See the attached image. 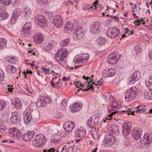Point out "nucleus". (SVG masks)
<instances>
[{
    "label": "nucleus",
    "mask_w": 152,
    "mask_h": 152,
    "mask_svg": "<svg viewBox=\"0 0 152 152\" xmlns=\"http://www.w3.org/2000/svg\"><path fill=\"white\" fill-rule=\"evenodd\" d=\"M12 102L17 109L19 108L21 106V103L20 100L18 98H15L12 100Z\"/></svg>",
    "instance_id": "nucleus-30"
},
{
    "label": "nucleus",
    "mask_w": 152,
    "mask_h": 152,
    "mask_svg": "<svg viewBox=\"0 0 152 152\" xmlns=\"http://www.w3.org/2000/svg\"><path fill=\"white\" fill-rule=\"evenodd\" d=\"M116 113V112H112L111 114H110L109 115V116L110 118H107V119H108L109 121H111L113 119L112 117L113 115H114Z\"/></svg>",
    "instance_id": "nucleus-56"
},
{
    "label": "nucleus",
    "mask_w": 152,
    "mask_h": 152,
    "mask_svg": "<svg viewBox=\"0 0 152 152\" xmlns=\"http://www.w3.org/2000/svg\"><path fill=\"white\" fill-rule=\"evenodd\" d=\"M11 2V0H0V3L5 6L9 5Z\"/></svg>",
    "instance_id": "nucleus-46"
},
{
    "label": "nucleus",
    "mask_w": 152,
    "mask_h": 152,
    "mask_svg": "<svg viewBox=\"0 0 152 152\" xmlns=\"http://www.w3.org/2000/svg\"><path fill=\"white\" fill-rule=\"evenodd\" d=\"M90 80L92 81V83L89 82L87 83V81L85 83H82L80 81H78L77 83L76 87H77L79 88L78 86H81L82 88L85 87L86 88L83 89V91H87L91 88H92L93 91H94V89L93 88V84H95V83L93 81V79H92V80L90 79Z\"/></svg>",
    "instance_id": "nucleus-5"
},
{
    "label": "nucleus",
    "mask_w": 152,
    "mask_h": 152,
    "mask_svg": "<svg viewBox=\"0 0 152 152\" xmlns=\"http://www.w3.org/2000/svg\"><path fill=\"white\" fill-rule=\"evenodd\" d=\"M142 132L137 128H134L132 133V136L135 139L140 138L142 135Z\"/></svg>",
    "instance_id": "nucleus-20"
},
{
    "label": "nucleus",
    "mask_w": 152,
    "mask_h": 152,
    "mask_svg": "<svg viewBox=\"0 0 152 152\" xmlns=\"http://www.w3.org/2000/svg\"><path fill=\"white\" fill-rule=\"evenodd\" d=\"M0 131L1 132H3L5 133H6L7 132H8V130H7L6 128L4 127V126H3V128H2V129H1Z\"/></svg>",
    "instance_id": "nucleus-59"
},
{
    "label": "nucleus",
    "mask_w": 152,
    "mask_h": 152,
    "mask_svg": "<svg viewBox=\"0 0 152 152\" xmlns=\"http://www.w3.org/2000/svg\"><path fill=\"white\" fill-rule=\"evenodd\" d=\"M134 50L137 55L139 54L142 50L141 48L139 45H137L135 46Z\"/></svg>",
    "instance_id": "nucleus-45"
},
{
    "label": "nucleus",
    "mask_w": 152,
    "mask_h": 152,
    "mask_svg": "<svg viewBox=\"0 0 152 152\" xmlns=\"http://www.w3.org/2000/svg\"><path fill=\"white\" fill-rule=\"evenodd\" d=\"M98 0L96 1V10L99 11L102 7V4H98Z\"/></svg>",
    "instance_id": "nucleus-52"
},
{
    "label": "nucleus",
    "mask_w": 152,
    "mask_h": 152,
    "mask_svg": "<svg viewBox=\"0 0 152 152\" xmlns=\"http://www.w3.org/2000/svg\"><path fill=\"white\" fill-rule=\"evenodd\" d=\"M70 42L69 39L67 38L65 39L62 40L60 44L62 46L65 47Z\"/></svg>",
    "instance_id": "nucleus-40"
},
{
    "label": "nucleus",
    "mask_w": 152,
    "mask_h": 152,
    "mask_svg": "<svg viewBox=\"0 0 152 152\" xmlns=\"http://www.w3.org/2000/svg\"><path fill=\"white\" fill-rule=\"evenodd\" d=\"M7 41L6 39L0 38V46L2 48L5 47L7 44Z\"/></svg>",
    "instance_id": "nucleus-42"
},
{
    "label": "nucleus",
    "mask_w": 152,
    "mask_h": 152,
    "mask_svg": "<svg viewBox=\"0 0 152 152\" xmlns=\"http://www.w3.org/2000/svg\"><path fill=\"white\" fill-rule=\"evenodd\" d=\"M136 81L131 76L128 77L127 79L128 83L129 84H134Z\"/></svg>",
    "instance_id": "nucleus-44"
},
{
    "label": "nucleus",
    "mask_w": 152,
    "mask_h": 152,
    "mask_svg": "<svg viewBox=\"0 0 152 152\" xmlns=\"http://www.w3.org/2000/svg\"><path fill=\"white\" fill-rule=\"evenodd\" d=\"M136 81H137L140 78L141 76V73L139 72H135L132 74L131 75Z\"/></svg>",
    "instance_id": "nucleus-32"
},
{
    "label": "nucleus",
    "mask_w": 152,
    "mask_h": 152,
    "mask_svg": "<svg viewBox=\"0 0 152 152\" xmlns=\"http://www.w3.org/2000/svg\"><path fill=\"white\" fill-rule=\"evenodd\" d=\"M135 88H130L127 90L125 94V99L129 100H132L136 96Z\"/></svg>",
    "instance_id": "nucleus-10"
},
{
    "label": "nucleus",
    "mask_w": 152,
    "mask_h": 152,
    "mask_svg": "<svg viewBox=\"0 0 152 152\" xmlns=\"http://www.w3.org/2000/svg\"><path fill=\"white\" fill-rule=\"evenodd\" d=\"M5 77V74L4 71L0 69V81H3Z\"/></svg>",
    "instance_id": "nucleus-49"
},
{
    "label": "nucleus",
    "mask_w": 152,
    "mask_h": 152,
    "mask_svg": "<svg viewBox=\"0 0 152 152\" xmlns=\"http://www.w3.org/2000/svg\"><path fill=\"white\" fill-rule=\"evenodd\" d=\"M123 128H125L130 129L132 128V125L131 123H124Z\"/></svg>",
    "instance_id": "nucleus-51"
},
{
    "label": "nucleus",
    "mask_w": 152,
    "mask_h": 152,
    "mask_svg": "<svg viewBox=\"0 0 152 152\" xmlns=\"http://www.w3.org/2000/svg\"><path fill=\"white\" fill-rule=\"evenodd\" d=\"M143 138V141L144 142V144L145 143V144L149 145L152 141V134L151 133L145 134Z\"/></svg>",
    "instance_id": "nucleus-23"
},
{
    "label": "nucleus",
    "mask_w": 152,
    "mask_h": 152,
    "mask_svg": "<svg viewBox=\"0 0 152 152\" xmlns=\"http://www.w3.org/2000/svg\"><path fill=\"white\" fill-rule=\"evenodd\" d=\"M34 41L37 43H39L42 42L43 37L42 34L40 33H37L35 34L33 37Z\"/></svg>",
    "instance_id": "nucleus-24"
},
{
    "label": "nucleus",
    "mask_w": 152,
    "mask_h": 152,
    "mask_svg": "<svg viewBox=\"0 0 152 152\" xmlns=\"http://www.w3.org/2000/svg\"><path fill=\"white\" fill-rule=\"evenodd\" d=\"M122 132L124 136H127L130 133V129L125 128H123Z\"/></svg>",
    "instance_id": "nucleus-47"
},
{
    "label": "nucleus",
    "mask_w": 152,
    "mask_h": 152,
    "mask_svg": "<svg viewBox=\"0 0 152 152\" xmlns=\"http://www.w3.org/2000/svg\"><path fill=\"white\" fill-rule=\"evenodd\" d=\"M21 10L19 8H16L13 11V16L18 18L21 15Z\"/></svg>",
    "instance_id": "nucleus-37"
},
{
    "label": "nucleus",
    "mask_w": 152,
    "mask_h": 152,
    "mask_svg": "<svg viewBox=\"0 0 152 152\" xmlns=\"http://www.w3.org/2000/svg\"><path fill=\"white\" fill-rule=\"evenodd\" d=\"M8 132L12 137L15 139H18L21 137L19 130L15 128H11Z\"/></svg>",
    "instance_id": "nucleus-13"
},
{
    "label": "nucleus",
    "mask_w": 152,
    "mask_h": 152,
    "mask_svg": "<svg viewBox=\"0 0 152 152\" xmlns=\"http://www.w3.org/2000/svg\"><path fill=\"white\" fill-rule=\"evenodd\" d=\"M86 134V130L83 128H80L77 130L75 133V135L76 137H82Z\"/></svg>",
    "instance_id": "nucleus-26"
},
{
    "label": "nucleus",
    "mask_w": 152,
    "mask_h": 152,
    "mask_svg": "<svg viewBox=\"0 0 152 152\" xmlns=\"http://www.w3.org/2000/svg\"><path fill=\"white\" fill-rule=\"evenodd\" d=\"M6 104L0 100V111L3 110L6 107Z\"/></svg>",
    "instance_id": "nucleus-50"
},
{
    "label": "nucleus",
    "mask_w": 152,
    "mask_h": 152,
    "mask_svg": "<svg viewBox=\"0 0 152 152\" xmlns=\"http://www.w3.org/2000/svg\"><path fill=\"white\" fill-rule=\"evenodd\" d=\"M80 108L81 106L79 104L77 103H75L72 107L71 109V110L72 112L75 113L80 110Z\"/></svg>",
    "instance_id": "nucleus-33"
},
{
    "label": "nucleus",
    "mask_w": 152,
    "mask_h": 152,
    "mask_svg": "<svg viewBox=\"0 0 152 152\" xmlns=\"http://www.w3.org/2000/svg\"><path fill=\"white\" fill-rule=\"evenodd\" d=\"M27 111H25L23 113V120L24 122L26 124L30 123L32 119V116L31 113Z\"/></svg>",
    "instance_id": "nucleus-19"
},
{
    "label": "nucleus",
    "mask_w": 152,
    "mask_h": 152,
    "mask_svg": "<svg viewBox=\"0 0 152 152\" xmlns=\"http://www.w3.org/2000/svg\"><path fill=\"white\" fill-rule=\"evenodd\" d=\"M57 45V42L55 40H50L48 42V45H47V48L44 47L43 49L45 51H48L52 48Z\"/></svg>",
    "instance_id": "nucleus-22"
},
{
    "label": "nucleus",
    "mask_w": 152,
    "mask_h": 152,
    "mask_svg": "<svg viewBox=\"0 0 152 152\" xmlns=\"http://www.w3.org/2000/svg\"><path fill=\"white\" fill-rule=\"evenodd\" d=\"M9 15L5 12L0 13V20H5L9 16Z\"/></svg>",
    "instance_id": "nucleus-38"
},
{
    "label": "nucleus",
    "mask_w": 152,
    "mask_h": 152,
    "mask_svg": "<svg viewBox=\"0 0 152 152\" xmlns=\"http://www.w3.org/2000/svg\"><path fill=\"white\" fill-rule=\"evenodd\" d=\"M119 56L115 54H111L108 57L107 61L110 64H115L119 59Z\"/></svg>",
    "instance_id": "nucleus-14"
},
{
    "label": "nucleus",
    "mask_w": 152,
    "mask_h": 152,
    "mask_svg": "<svg viewBox=\"0 0 152 152\" xmlns=\"http://www.w3.org/2000/svg\"><path fill=\"white\" fill-rule=\"evenodd\" d=\"M101 94H100V95H99V96H97V95H96V100L97 101L98 103H99V99L101 97Z\"/></svg>",
    "instance_id": "nucleus-60"
},
{
    "label": "nucleus",
    "mask_w": 152,
    "mask_h": 152,
    "mask_svg": "<svg viewBox=\"0 0 152 152\" xmlns=\"http://www.w3.org/2000/svg\"><path fill=\"white\" fill-rule=\"evenodd\" d=\"M68 52L66 48H60L55 55L56 60L59 62V64L62 65V63H64L65 60L68 56Z\"/></svg>",
    "instance_id": "nucleus-1"
},
{
    "label": "nucleus",
    "mask_w": 152,
    "mask_h": 152,
    "mask_svg": "<svg viewBox=\"0 0 152 152\" xmlns=\"http://www.w3.org/2000/svg\"><path fill=\"white\" fill-rule=\"evenodd\" d=\"M88 60V56L87 54H82L79 57L76 56L73 59L75 63H85Z\"/></svg>",
    "instance_id": "nucleus-11"
},
{
    "label": "nucleus",
    "mask_w": 152,
    "mask_h": 152,
    "mask_svg": "<svg viewBox=\"0 0 152 152\" xmlns=\"http://www.w3.org/2000/svg\"><path fill=\"white\" fill-rule=\"evenodd\" d=\"M93 7V6H90V5H88L85 6V7H83V10H89L92 11L94 10V8Z\"/></svg>",
    "instance_id": "nucleus-48"
},
{
    "label": "nucleus",
    "mask_w": 152,
    "mask_h": 152,
    "mask_svg": "<svg viewBox=\"0 0 152 152\" xmlns=\"http://www.w3.org/2000/svg\"><path fill=\"white\" fill-rule=\"evenodd\" d=\"M83 78L85 80H86V82L87 81V83H88V82H90L91 83H92V81L90 80V79L91 80H92L93 79L92 78H90L89 77H85V75H84L83 76Z\"/></svg>",
    "instance_id": "nucleus-54"
},
{
    "label": "nucleus",
    "mask_w": 152,
    "mask_h": 152,
    "mask_svg": "<svg viewBox=\"0 0 152 152\" xmlns=\"http://www.w3.org/2000/svg\"><path fill=\"white\" fill-rule=\"evenodd\" d=\"M17 17H15L13 16L11 18L10 23L12 24H15L16 21V19Z\"/></svg>",
    "instance_id": "nucleus-53"
},
{
    "label": "nucleus",
    "mask_w": 152,
    "mask_h": 152,
    "mask_svg": "<svg viewBox=\"0 0 152 152\" xmlns=\"http://www.w3.org/2000/svg\"><path fill=\"white\" fill-rule=\"evenodd\" d=\"M101 24L99 22H96V31L97 33H99L102 30L101 26Z\"/></svg>",
    "instance_id": "nucleus-43"
},
{
    "label": "nucleus",
    "mask_w": 152,
    "mask_h": 152,
    "mask_svg": "<svg viewBox=\"0 0 152 152\" xmlns=\"http://www.w3.org/2000/svg\"><path fill=\"white\" fill-rule=\"evenodd\" d=\"M125 29L124 31H125V33L126 34H130L131 31L130 30L128 29L127 28H124Z\"/></svg>",
    "instance_id": "nucleus-62"
},
{
    "label": "nucleus",
    "mask_w": 152,
    "mask_h": 152,
    "mask_svg": "<svg viewBox=\"0 0 152 152\" xmlns=\"http://www.w3.org/2000/svg\"><path fill=\"white\" fill-rule=\"evenodd\" d=\"M108 132L115 135L119 134V130L118 127L115 124H111L107 127Z\"/></svg>",
    "instance_id": "nucleus-15"
},
{
    "label": "nucleus",
    "mask_w": 152,
    "mask_h": 152,
    "mask_svg": "<svg viewBox=\"0 0 152 152\" xmlns=\"http://www.w3.org/2000/svg\"><path fill=\"white\" fill-rule=\"evenodd\" d=\"M20 117L16 113L12 114L10 118V121L13 124H17L20 121Z\"/></svg>",
    "instance_id": "nucleus-25"
},
{
    "label": "nucleus",
    "mask_w": 152,
    "mask_h": 152,
    "mask_svg": "<svg viewBox=\"0 0 152 152\" xmlns=\"http://www.w3.org/2000/svg\"><path fill=\"white\" fill-rule=\"evenodd\" d=\"M53 23L57 28H59L62 27L63 25V22L61 17L59 15L54 16Z\"/></svg>",
    "instance_id": "nucleus-12"
},
{
    "label": "nucleus",
    "mask_w": 152,
    "mask_h": 152,
    "mask_svg": "<svg viewBox=\"0 0 152 152\" xmlns=\"http://www.w3.org/2000/svg\"><path fill=\"white\" fill-rule=\"evenodd\" d=\"M54 150L52 148H51L49 150L47 151L46 150H44L43 152H54Z\"/></svg>",
    "instance_id": "nucleus-61"
},
{
    "label": "nucleus",
    "mask_w": 152,
    "mask_h": 152,
    "mask_svg": "<svg viewBox=\"0 0 152 152\" xmlns=\"http://www.w3.org/2000/svg\"><path fill=\"white\" fill-rule=\"evenodd\" d=\"M42 69L47 74L49 75L50 74V68L46 69L45 68H42Z\"/></svg>",
    "instance_id": "nucleus-57"
},
{
    "label": "nucleus",
    "mask_w": 152,
    "mask_h": 152,
    "mask_svg": "<svg viewBox=\"0 0 152 152\" xmlns=\"http://www.w3.org/2000/svg\"><path fill=\"white\" fill-rule=\"evenodd\" d=\"M7 70L10 73H13L16 72V68L13 66L8 65L7 67Z\"/></svg>",
    "instance_id": "nucleus-35"
},
{
    "label": "nucleus",
    "mask_w": 152,
    "mask_h": 152,
    "mask_svg": "<svg viewBox=\"0 0 152 152\" xmlns=\"http://www.w3.org/2000/svg\"><path fill=\"white\" fill-rule=\"evenodd\" d=\"M45 142V136L42 134H39L35 136L32 141V144L37 148H41L44 145Z\"/></svg>",
    "instance_id": "nucleus-2"
},
{
    "label": "nucleus",
    "mask_w": 152,
    "mask_h": 152,
    "mask_svg": "<svg viewBox=\"0 0 152 152\" xmlns=\"http://www.w3.org/2000/svg\"><path fill=\"white\" fill-rule=\"evenodd\" d=\"M102 78L101 77L100 79H98L96 78V89L97 88L99 89V86H101V85H102V82L101 80Z\"/></svg>",
    "instance_id": "nucleus-39"
},
{
    "label": "nucleus",
    "mask_w": 152,
    "mask_h": 152,
    "mask_svg": "<svg viewBox=\"0 0 152 152\" xmlns=\"http://www.w3.org/2000/svg\"><path fill=\"white\" fill-rule=\"evenodd\" d=\"M84 35V31L82 27L77 26L75 31L74 39L76 40L81 39Z\"/></svg>",
    "instance_id": "nucleus-6"
},
{
    "label": "nucleus",
    "mask_w": 152,
    "mask_h": 152,
    "mask_svg": "<svg viewBox=\"0 0 152 152\" xmlns=\"http://www.w3.org/2000/svg\"><path fill=\"white\" fill-rule=\"evenodd\" d=\"M35 20L37 24L41 27H44L47 24V21L46 18L42 15H38L35 18Z\"/></svg>",
    "instance_id": "nucleus-7"
},
{
    "label": "nucleus",
    "mask_w": 152,
    "mask_h": 152,
    "mask_svg": "<svg viewBox=\"0 0 152 152\" xmlns=\"http://www.w3.org/2000/svg\"><path fill=\"white\" fill-rule=\"evenodd\" d=\"M38 3L40 4H42L46 3L48 1V0H37Z\"/></svg>",
    "instance_id": "nucleus-55"
},
{
    "label": "nucleus",
    "mask_w": 152,
    "mask_h": 152,
    "mask_svg": "<svg viewBox=\"0 0 152 152\" xmlns=\"http://www.w3.org/2000/svg\"><path fill=\"white\" fill-rule=\"evenodd\" d=\"M73 24L71 22H67L65 25L64 28V32L66 34H69L73 29Z\"/></svg>",
    "instance_id": "nucleus-21"
},
{
    "label": "nucleus",
    "mask_w": 152,
    "mask_h": 152,
    "mask_svg": "<svg viewBox=\"0 0 152 152\" xmlns=\"http://www.w3.org/2000/svg\"><path fill=\"white\" fill-rule=\"evenodd\" d=\"M109 104L111 106L113 110L118 109L121 107V103L115 101L114 98L113 101L111 102H110V103Z\"/></svg>",
    "instance_id": "nucleus-28"
},
{
    "label": "nucleus",
    "mask_w": 152,
    "mask_h": 152,
    "mask_svg": "<svg viewBox=\"0 0 152 152\" xmlns=\"http://www.w3.org/2000/svg\"><path fill=\"white\" fill-rule=\"evenodd\" d=\"M120 33L118 29L116 28H111L108 29L107 32V36L112 38H115Z\"/></svg>",
    "instance_id": "nucleus-8"
},
{
    "label": "nucleus",
    "mask_w": 152,
    "mask_h": 152,
    "mask_svg": "<svg viewBox=\"0 0 152 152\" xmlns=\"http://www.w3.org/2000/svg\"><path fill=\"white\" fill-rule=\"evenodd\" d=\"M4 126L3 122L1 120H0V129H2V128H3Z\"/></svg>",
    "instance_id": "nucleus-63"
},
{
    "label": "nucleus",
    "mask_w": 152,
    "mask_h": 152,
    "mask_svg": "<svg viewBox=\"0 0 152 152\" xmlns=\"http://www.w3.org/2000/svg\"><path fill=\"white\" fill-rule=\"evenodd\" d=\"M95 28V26L94 25H91L90 27V30L91 32L92 33H94V28Z\"/></svg>",
    "instance_id": "nucleus-58"
},
{
    "label": "nucleus",
    "mask_w": 152,
    "mask_h": 152,
    "mask_svg": "<svg viewBox=\"0 0 152 152\" xmlns=\"http://www.w3.org/2000/svg\"><path fill=\"white\" fill-rule=\"evenodd\" d=\"M116 138L112 135L108 134L105 136L104 144L105 146L110 147L112 145L116 142Z\"/></svg>",
    "instance_id": "nucleus-4"
},
{
    "label": "nucleus",
    "mask_w": 152,
    "mask_h": 152,
    "mask_svg": "<svg viewBox=\"0 0 152 152\" xmlns=\"http://www.w3.org/2000/svg\"><path fill=\"white\" fill-rule=\"evenodd\" d=\"M113 97L110 93H105L103 96V99L104 101L108 103L113 101Z\"/></svg>",
    "instance_id": "nucleus-27"
},
{
    "label": "nucleus",
    "mask_w": 152,
    "mask_h": 152,
    "mask_svg": "<svg viewBox=\"0 0 152 152\" xmlns=\"http://www.w3.org/2000/svg\"><path fill=\"white\" fill-rule=\"evenodd\" d=\"M103 74L105 77H112L115 74V71L113 68H107L104 71Z\"/></svg>",
    "instance_id": "nucleus-17"
},
{
    "label": "nucleus",
    "mask_w": 152,
    "mask_h": 152,
    "mask_svg": "<svg viewBox=\"0 0 152 152\" xmlns=\"http://www.w3.org/2000/svg\"><path fill=\"white\" fill-rule=\"evenodd\" d=\"M31 28V23L28 22L25 23L22 30V34L25 37L28 36L30 34Z\"/></svg>",
    "instance_id": "nucleus-9"
},
{
    "label": "nucleus",
    "mask_w": 152,
    "mask_h": 152,
    "mask_svg": "<svg viewBox=\"0 0 152 152\" xmlns=\"http://www.w3.org/2000/svg\"><path fill=\"white\" fill-rule=\"evenodd\" d=\"M6 61L12 64H15L17 62L18 58L15 57L7 56L5 58Z\"/></svg>",
    "instance_id": "nucleus-29"
},
{
    "label": "nucleus",
    "mask_w": 152,
    "mask_h": 152,
    "mask_svg": "<svg viewBox=\"0 0 152 152\" xmlns=\"http://www.w3.org/2000/svg\"><path fill=\"white\" fill-rule=\"evenodd\" d=\"M75 126V124L74 122L72 121H69L65 123L64 128L66 131L69 132L72 131Z\"/></svg>",
    "instance_id": "nucleus-16"
},
{
    "label": "nucleus",
    "mask_w": 152,
    "mask_h": 152,
    "mask_svg": "<svg viewBox=\"0 0 152 152\" xmlns=\"http://www.w3.org/2000/svg\"><path fill=\"white\" fill-rule=\"evenodd\" d=\"M87 125L91 129L94 128L95 126V122L93 120L92 118H90L88 120Z\"/></svg>",
    "instance_id": "nucleus-36"
},
{
    "label": "nucleus",
    "mask_w": 152,
    "mask_h": 152,
    "mask_svg": "<svg viewBox=\"0 0 152 152\" xmlns=\"http://www.w3.org/2000/svg\"><path fill=\"white\" fill-rule=\"evenodd\" d=\"M145 98L148 99H152V90L146 91L144 94Z\"/></svg>",
    "instance_id": "nucleus-34"
},
{
    "label": "nucleus",
    "mask_w": 152,
    "mask_h": 152,
    "mask_svg": "<svg viewBox=\"0 0 152 152\" xmlns=\"http://www.w3.org/2000/svg\"><path fill=\"white\" fill-rule=\"evenodd\" d=\"M145 107L142 106H138L136 109H133L132 108H129L126 110H124L123 111L126 113L128 115H129L130 114L132 115H135L134 113L135 112L139 113H143L146 111V109Z\"/></svg>",
    "instance_id": "nucleus-3"
},
{
    "label": "nucleus",
    "mask_w": 152,
    "mask_h": 152,
    "mask_svg": "<svg viewBox=\"0 0 152 152\" xmlns=\"http://www.w3.org/2000/svg\"><path fill=\"white\" fill-rule=\"evenodd\" d=\"M145 83L149 90H152V76H151L148 80L145 81Z\"/></svg>",
    "instance_id": "nucleus-31"
},
{
    "label": "nucleus",
    "mask_w": 152,
    "mask_h": 152,
    "mask_svg": "<svg viewBox=\"0 0 152 152\" xmlns=\"http://www.w3.org/2000/svg\"><path fill=\"white\" fill-rule=\"evenodd\" d=\"M24 87H25V89H26V90L27 92H29V93H31V92L29 91V88H28V85H27L25 84V85H24Z\"/></svg>",
    "instance_id": "nucleus-64"
},
{
    "label": "nucleus",
    "mask_w": 152,
    "mask_h": 152,
    "mask_svg": "<svg viewBox=\"0 0 152 152\" xmlns=\"http://www.w3.org/2000/svg\"><path fill=\"white\" fill-rule=\"evenodd\" d=\"M105 41L103 37H100L97 39L96 42L98 45H101L104 43Z\"/></svg>",
    "instance_id": "nucleus-41"
},
{
    "label": "nucleus",
    "mask_w": 152,
    "mask_h": 152,
    "mask_svg": "<svg viewBox=\"0 0 152 152\" xmlns=\"http://www.w3.org/2000/svg\"><path fill=\"white\" fill-rule=\"evenodd\" d=\"M34 135V131L28 132L23 135V139L26 141H29L33 138Z\"/></svg>",
    "instance_id": "nucleus-18"
}]
</instances>
